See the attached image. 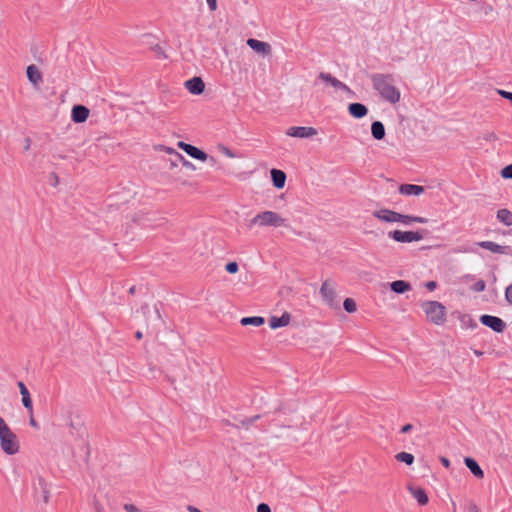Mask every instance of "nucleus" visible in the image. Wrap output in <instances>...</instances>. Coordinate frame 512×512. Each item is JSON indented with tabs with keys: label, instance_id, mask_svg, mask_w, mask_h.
<instances>
[{
	"label": "nucleus",
	"instance_id": "obj_16",
	"mask_svg": "<svg viewBox=\"0 0 512 512\" xmlns=\"http://www.w3.org/2000/svg\"><path fill=\"white\" fill-rule=\"evenodd\" d=\"M89 116V109L83 105H75L72 109L71 118L75 123L86 121Z\"/></svg>",
	"mask_w": 512,
	"mask_h": 512
},
{
	"label": "nucleus",
	"instance_id": "obj_53",
	"mask_svg": "<svg viewBox=\"0 0 512 512\" xmlns=\"http://www.w3.org/2000/svg\"><path fill=\"white\" fill-rule=\"evenodd\" d=\"M155 313L157 314V317L160 318L159 310L156 306H155Z\"/></svg>",
	"mask_w": 512,
	"mask_h": 512
},
{
	"label": "nucleus",
	"instance_id": "obj_22",
	"mask_svg": "<svg viewBox=\"0 0 512 512\" xmlns=\"http://www.w3.org/2000/svg\"><path fill=\"white\" fill-rule=\"evenodd\" d=\"M271 178L274 187H276L277 189H281L284 187L286 181V174L283 171L278 169H272Z\"/></svg>",
	"mask_w": 512,
	"mask_h": 512
},
{
	"label": "nucleus",
	"instance_id": "obj_38",
	"mask_svg": "<svg viewBox=\"0 0 512 512\" xmlns=\"http://www.w3.org/2000/svg\"><path fill=\"white\" fill-rule=\"evenodd\" d=\"M483 139H484V140H486V141L491 142V141H495V140L497 139V136H496V134H495L494 132H492V131H491V132H486V133H484V135H483Z\"/></svg>",
	"mask_w": 512,
	"mask_h": 512
},
{
	"label": "nucleus",
	"instance_id": "obj_8",
	"mask_svg": "<svg viewBox=\"0 0 512 512\" xmlns=\"http://www.w3.org/2000/svg\"><path fill=\"white\" fill-rule=\"evenodd\" d=\"M480 322L484 326L489 327L490 329H492L494 332H497V333L503 332L504 329L506 328L505 322L497 316H492V315H487V314L481 315Z\"/></svg>",
	"mask_w": 512,
	"mask_h": 512
},
{
	"label": "nucleus",
	"instance_id": "obj_41",
	"mask_svg": "<svg viewBox=\"0 0 512 512\" xmlns=\"http://www.w3.org/2000/svg\"><path fill=\"white\" fill-rule=\"evenodd\" d=\"M206 2L211 11H215L217 9V0H206Z\"/></svg>",
	"mask_w": 512,
	"mask_h": 512
},
{
	"label": "nucleus",
	"instance_id": "obj_55",
	"mask_svg": "<svg viewBox=\"0 0 512 512\" xmlns=\"http://www.w3.org/2000/svg\"><path fill=\"white\" fill-rule=\"evenodd\" d=\"M69 426H70L72 429H76V425H75L73 422H71V423L69 424Z\"/></svg>",
	"mask_w": 512,
	"mask_h": 512
},
{
	"label": "nucleus",
	"instance_id": "obj_56",
	"mask_svg": "<svg viewBox=\"0 0 512 512\" xmlns=\"http://www.w3.org/2000/svg\"><path fill=\"white\" fill-rule=\"evenodd\" d=\"M134 291H135V287H134V286H133V287H131V288L129 289V292H130L131 294H133V293H134Z\"/></svg>",
	"mask_w": 512,
	"mask_h": 512
},
{
	"label": "nucleus",
	"instance_id": "obj_5",
	"mask_svg": "<svg viewBox=\"0 0 512 512\" xmlns=\"http://www.w3.org/2000/svg\"><path fill=\"white\" fill-rule=\"evenodd\" d=\"M293 411L291 409H286L283 407H280L276 410L277 417L273 419L276 426L288 428V429H300L304 430V424L305 421L303 417L300 416H292L289 419L284 418L283 416L289 415Z\"/></svg>",
	"mask_w": 512,
	"mask_h": 512
},
{
	"label": "nucleus",
	"instance_id": "obj_48",
	"mask_svg": "<svg viewBox=\"0 0 512 512\" xmlns=\"http://www.w3.org/2000/svg\"><path fill=\"white\" fill-rule=\"evenodd\" d=\"M170 162H171V166H177L178 162H180V161L177 160V158L174 156V158L171 159Z\"/></svg>",
	"mask_w": 512,
	"mask_h": 512
},
{
	"label": "nucleus",
	"instance_id": "obj_44",
	"mask_svg": "<svg viewBox=\"0 0 512 512\" xmlns=\"http://www.w3.org/2000/svg\"><path fill=\"white\" fill-rule=\"evenodd\" d=\"M413 426L411 424H406L401 428V433H408L412 430Z\"/></svg>",
	"mask_w": 512,
	"mask_h": 512
},
{
	"label": "nucleus",
	"instance_id": "obj_29",
	"mask_svg": "<svg viewBox=\"0 0 512 512\" xmlns=\"http://www.w3.org/2000/svg\"><path fill=\"white\" fill-rule=\"evenodd\" d=\"M497 219L506 226H512V212L507 209L498 210Z\"/></svg>",
	"mask_w": 512,
	"mask_h": 512
},
{
	"label": "nucleus",
	"instance_id": "obj_23",
	"mask_svg": "<svg viewBox=\"0 0 512 512\" xmlns=\"http://www.w3.org/2000/svg\"><path fill=\"white\" fill-rule=\"evenodd\" d=\"M409 491L420 505H426L428 503V496L423 488L409 487Z\"/></svg>",
	"mask_w": 512,
	"mask_h": 512
},
{
	"label": "nucleus",
	"instance_id": "obj_25",
	"mask_svg": "<svg viewBox=\"0 0 512 512\" xmlns=\"http://www.w3.org/2000/svg\"><path fill=\"white\" fill-rule=\"evenodd\" d=\"M390 289L396 294H402L411 290V285L404 280H396L390 283Z\"/></svg>",
	"mask_w": 512,
	"mask_h": 512
},
{
	"label": "nucleus",
	"instance_id": "obj_54",
	"mask_svg": "<svg viewBox=\"0 0 512 512\" xmlns=\"http://www.w3.org/2000/svg\"><path fill=\"white\" fill-rule=\"evenodd\" d=\"M29 146H30V140L27 139V144H25L26 149H29Z\"/></svg>",
	"mask_w": 512,
	"mask_h": 512
},
{
	"label": "nucleus",
	"instance_id": "obj_11",
	"mask_svg": "<svg viewBox=\"0 0 512 512\" xmlns=\"http://www.w3.org/2000/svg\"><path fill=\"white\" fill-rule=\"evenodd\" d=\"M177 145L180 149H182L184 152H186L190 157H192L196 160L206 161L208 159V155L204 151L200 150L199 148H197L191 144L185 143L183 141H179Z\"/></svg>",
	"mask_w": 512,
	"mask_h": 512
},
{
	"label": "nucleus",
	"instance_id": "obj_4",
	"mask_svg": "<svg viewBox=\"0 0 512 512\" xmlns=\"http://www.w3.org/2000/svg\"><path fill=\"white\" fill-rule=\"evenodd\" d=\"M260 226V227H281L285 226V219L282 218L278 213L274 211H263L261 213L256 214L249 223V227L252 226Z\"/></svg>",
	"mask_w": 512,
	"mask_h": 512
},
{
	"label": "nucleus",
	"instance_id": "obj_57",
	"mask_svg": "<svg viewBox=\"0 0 512 512\" xmlns=\"http://www.w3.org/2000/svg\"><path fill=\"white\" fill-rule=\"evenodd\" d=\"M460 252H471L472 250H468V249H463V250H459Z\"/></svg>",
	"mask_w": 512,
	"mask_h": 512
},
{
	"label": "nucleus",
	"instance_id": "obj_37",
	"mask_svg": "<svg viewBox=\"0 0 512 512\" xmlns=\"http://www.w3.org/2000/svg\"><path fill=\"white\" fill-rule=\"evenodd\" d=\"M505 300L509 305H512V284L508 285L505 289Z\"/></svg>",
	"mask_w": 512,
	"mask_h": 512
},
{
	"label": "nucleus",
	"instance_id": "obj_19",
	"mask_svg": "<svg viewBox=\"0 0 512 512\" xmlns=\"http://www.w3.org/2000/svg\"><path fill=\"white\" fill-rule=\"evenodd\" d=\"M348 111L350 115L356 119L363 118L368 113L367 107L364 104L358 102L349 104Z\"/></svg>",
	"mask_w": 512,
	"mask_h": 512
},
{
	"label": "nucleus",
	"instance_id": "obj_50",
	"mask_svg": "<svg viewBox=\"0 0 512 512\" xmlns=\"http://www.w3.org/2000/svg\"><path fill=\"white\" fill-rule=\"evenodd\" d=\"M135 337H136L138 340L142 339V337H143L142 332H141V331H137V332L135 333Z\"/></svg>",
	"mask_w": 512,
	"mask_h": 512
},
{
	"label": "nucleus",
	"instance_id": "obj_21",
	"mask_svg": "<svg viewBox=\"0 0 512 512\" xmlns=\"http://www.w3.org/2000/svg\"><path fill=\"white\" fill-rule=\"evenodd\" d=\"M464 463L475 477H477V478L484 477V472L475 459L466 457L464 459Z\"/></svg>",
	"mask_w": 512,
	"mask_h": 512
},
{
	"label": "nucleus",
	"instance_id": "obj_52",
	"mask_svg": "<svg viewBox=\"0 0 512 512\" xmlns=\"http://www.w3.org/2000/svg\"><path fill=\"white\" fill-rule=\"evenodd\" d=\"M474 354L476 356H481L483 353L481 351H478V350H474Z\"/></svg>",
	"mask_w": 512,
	"mask_h": 512
},
{
	"label": "nucleus",
	"instance_id": "obj_6",
	"mask_svg": "<svg viewBox=\"0 0 512 512\" xmlns=\"http://www.w3.org/2000/svg\"><path fill=\"white\" fill-rule=\"evenodd\" d=\"M388 237L400 243L418 242L424 238V231L394 230L388 233Z\"/></svg>",
	"mask_w": 512,
	"mask_h": 512
},
{
	"label": "nucleus",
	"instance_id": "obj_18",
	"mask_svg": "<svg viewBox=\"0 0 512 512\" xmlns=\"http://www.w3.org/2000/svg\"><path fill=\"white\" fill-rule=\"evenodd\" d=\"M424 192V187L415 184H402L399 186V193L406 196H418Z\"/></svg>",
	"mask_w": 512,
	"mask_h": 512
},
{
	"label": "nucleus",
	"instance_id": "obj_49",
	"mask_svg": "<svg viewBox=\"0 0 512 512\" xmlns=\"http://www.w3.org/2000/svg\"><path fill=\"white\" fill-rule=\"evenodd\" d=\"M257 419H259V415H256V416H254V417L249 418V419H248V423H249V424H251V423H253V422H254L255 420H257Z\"/></svg>",
	"mask_w": 512,
	"mask_h": 512
},
{
	"label": "nucleus",
	"instance_id": "obj_34",
	"mask_svg": "<svg viewBox=\"0 0 512 512\" xmlns=\"http://www.w3.org/2000/svg\"><path fill=\"white\" fill-rule=\"evenodd\" d=\"M501 176L505 179H512V164L505 166L501 170Z\"/></svg>",
	"mask_w": 512,
	"mask_h": 512
},
{
	"label": "nucleus",
	"instance_id": "obj_2",
	"mask_svg": "<svg viewBox=\"0 0 512 512\" xmlns=\"http://www.w3.org/2000/svg\"><path fill=\"white\" fill-rule=\"evenodd\" d=\"M0 447L7 455H15L19 452L20 444L16 434L10 429L5 420L0 416Z\"/></svg>",
	"mask_w": 512,
	"mask_h": 512
},
{
	"label": "nucleus",
	"instance_id": "obj_10",
	"mask_svg": "<svg viewBox=\"0 0 512 512\" xmlns=\"http://www.w3.org/2000/svg\"><path fill=\"white\" fill-rule=\"evenodd\" d=\"M372 215L378 220L386 223L400 222L401 219V213L389 209L376 210L372 213Z\"/></svg>",
	"mask_w": 512,
	"mask_h": 512
},
{
	"label": "nucleus",
	"instance_id": "obj_30",
	"mask_svg": "<svg viewBox=\"0 0 512 512\" xmlns=\"http://www.w3.org/2000/svg\"><path fill=\"white\" fill-rule=\"evenodd\" d=\"M264 322H265V319L261 316L243 317L240 320V323L243 326L253 325V326L258 327V326L263 325Z\"/></svg>",
	"mask_w": 512,
	"mask_h": 512
},
{
	"label": "nucleus",
	"instance_id": "obj_45",
	"mask_svg": "<svg viewBox=\"0 0 512 512\" xmlns=\"http://www.w3.org/2000/svg\"><path fill=\"white\" fill-rule=\"evenodd\" d=\"M440 460L444 467L448 468L450 466V461L446 457H441Z\"/></svg>",
	"mask_w": 512,
	"mask_h": 512
},
{
	"label": "nucleus",
	"instance_id": "obj_14",
	"mask_svg": "<svg viewBox=\"0 0 512 512\" xmlns=\"http://www.w3.org/2000/svg\"><path fill=\"white\" fill-rule=\"evenodd\" d=\"M186 89L193 95H199L204 91L205 84L200 77H193L185 82Z\"/></svg>",
	"mask_w": 512,
	"mask_h": 512
},
{
	"label": "nucleus",
	"instance_id": "obj_39",
	"mask_svg": "<svg viewBox=\"0 0 512 512\" xmlns=\"http://www.w3.org/2000/svg\"><path fill=\"white\" fill-rule=\"evenodd\" d=\"M124 510L126 512H141L140 509L138 507H136L134 504H125L124 505Z\"/></svg>",
	"mask_w": 512,
	"mask_h": 512
},
{
	"label": "nucleus",
	"instance_id": "obj_32",
	"mask_svg": "<svg viewBox=\"0 0 512 512\" xmlns=\"http://www.w3.org/2000/svg\"><path fill=\"white\" fill-rule=\"evenodd\" d=\"M343 307L346 312L348 313H354L357 310L356 303L351 298H346L343 302Z\"/></svg>",
	"mask_w": 512,
	"mask_h": 512
},
{
	"label": "nucleus",
	"instance_id": "obj_9",
	"mask_svg": "<svg viewBox=\"0 0 512 512\" xmlns=\"http://www.w3.org/2000/svg\"><path fill=\"white\" fill-rule=\"evenodd\" d=\"M286 134L290 137L310 138L317 134V130L313 127L292 126L287 129Z\"/></svg>",
	"mask_w": 512,
	"mask_h": 512
},
{
	"label": "nucleus",
	"instance_id": "obj_35",
	"mask_svg": "<svg viewBox=\"0 0 512 512\" xmlns=\"http://www.w3.org/2000/svg\"><path fill=\"white\" fill-rule=\"evenodd\" d=\"M219 151L224 154L226 157L228 158H234L235 157V154L234 152H232V150H230L228 147L224 146V145H220L218 147Z\"/></svg>",
	"mask_w": 512,
	"mask_h": 512
},
{
	"label": "nucleus",
	"instance_id": "obj_40",
	"mask_svg": "<svg viewBox=\"0 0 512 512\" xmlns=\"http://www.w3.org/2000/svg\"><path fill=\"white\" fill-rule=\"evenodd\" d=\"M257 512H271V509L268 504L266 503H260L257 506Z\"/></svg>",
	"mask_w": 512,
	"mask_h": 512
},
{
	"label": "nucleus",
	"instance_id": "obj_47",
	"mask_svg": "<svg viewBox=\"0 0 512 512\" xmlns=\"http://www.w3.org/2000/svg\"><path fill=\"white\" fill-rule=\"evenodd\" d=\"M187 510H188L189 512H201L199 509H197L196 507L191 506V505H189V506L187 507Z\"/></svg>",
	"mask_w": 512,
	"mask_h": 512
},
{
	"label": "nucleus",
	"instance_id": "obj_36",
	"mask_svg": "<svg viewBox=\"0 0 512 512\" xmlns=\"http://www.w3.org/2000/svg\"><path fill=\"white\" fill-rule=\"evenodd\" d=\"M238 268L239 267L236 262H229L226 264V267H225L226 271L231 274L236 273L238 271Z\"/></svg>",
	"mask_w": 512,
	"mask_h": 512
},
{
	"label": "nucleus",
	"instance_id": "obj_51",
	"mask_svg": "<svg viewBox=\"0 0 512 512\" xmlns=\"http://www.w3.org/2000/svg\"><path fill=\"white\" fill-rule=\"evenodd\" d=\"M51 177H52L53 179H55V183H53V185H56V184H57V182H58V177H57V175H56V174H52V175H51Z\"/></svg>",
	"mask_w": 512,
	"mask_h": 512
},
{
	"label": "nucleus",
	"instance_id": "obj_33",
	"mask_svg": "<svg viewBox=\"0 0 512 512\" xmlns=\"http://www.w3.org/2000/svg\"><path fill=\"white\" fill-rule=\"evenodd\" d=\"M485 288H486V283H485V281H484V280H481V279H480V280H478V281H476V282L473 284V286H472V289H473V291H475V292H482V291H484V290H485Z\"/></svg>",
	"mask_w": 512,
	"mask_h": 512
},
{
	"label": "nucleus",
	"instance_id": "obj_12",
	"mask_svg": "<svg viewBox=\"0 0 512 512\" xmlns=\"http://www.w3.org/2000/svg\"><path fill=\"white\" fill-rule=\"evenodd\" d=\"M318 79L323 81L326 85L332 86L335 90H341V91H349L350 90L349 87L345 83H343L342 81L333 77L330 73L321 72L318 75Z\"/></svg>",
	"mask_w": 512,
	"mask_h": 512
},
{
	"label": "nucleus",
	"instance_id": "obj_43",
	"mask_svg": "<svg viewBox=\"0 0 512 512\" xmlns=\"http://www.w3.org/2000/svg\"><path fill=\"white\" fill-rule=\"evenodd\" d=\"M467 512H481L475 503H470L467 507Z\"/></svg>",
	"mask_w": 512,
	"mask_h": 512
},
{
	"label": "nucleus",
	"instance_id": "obj_3",
	"mask_svg": "<svg viewBox=\"0 0 512 512\" xmlns=\"http://www.w3.org/2000/svg\"><path fill=\"white\" fill-rule=\"evenodd\" d=\"M427 319L435 325H442L446 320V308L438 301H424L421 303Z\"/></svg>",
	"mask_w": 512,
	"mask_h": 512
},
{
	"label": "nucleus",
	"instance_id": "obj_26",
	"mask_svg": "<svg viewBox=\"0 0 512 512\" xmlns=\"http://www.w3.org/2000/svg\"><path fill=\"white\" fill-rule=\"evenodd\" d=\"M371 134L374 139L382 140L385 137V127L381 121H374L371 125Z\"/></svg>",
	"mask_w": 512,
	"mask_h": 512
},
{
	"label": "nucleus",
	"instance_id": "obj_31",
	"mask_svg": "<svg viewBox=\"0 0 512 512\" xmlns=\"http://www.w3.org/2000/svg\"><path fill=\"white\" fill-rule=\"evenodd\" d=\"M399 462H404L407 465H411L414 462V456L411 453L400 452L395 456Z\"/></svg>",
	"mask_w": 512,
	"mask_h": 512
},
{
	"label": "nucleus",
	"instance_id": "obj_27",
	"mask_svg": "<svg viewBox=\"0 0 512 512\" xmlns=\"http://www.w3.org/2000/svg\"><path fill=\"white\" fill-rule=\"evenodd\" d=\"M166 152L168 154H172L173 156H175L177 158V160L180 161V163L186 168V169H189V170H195L196 167L195 165L188 161L182 154L176 152L173 148H166Z\"/></svg>",
	"mask_w": 512,
	"mask_h": 512
},
{
	"label": "nucleus",
	"instance_id": "obj_1",
	"mask_svg": "<svg viewBox=\"0 0 512 512\" xmlns=\"http://www.w3.org/2000/svg\"><path fill=\"white\" fill-rule=\"evenodd\" d=\"M374 90L387 102L396 104L400 101V90L395 86V78L392 74L375 73L371 76Z\"/></svg>",
	"mask_w": 512,
	"mask_h": 512
},
{
	"label": "nucleus",
	"instance_id": "obj_28",
	"mask_svg": "<svg viewBox=\"0 0 512 512\" xmlns=\"http://www.w3.org/2000/svg\"><path fill=\"white\" fill-rule=\"evenodd\" d=\"M428 221L429 220L425 217L404 215V214H401V219H400V223H402L404 225H410L412 223L426 224V223H428Z\"/></svg>",
	"mask_w": 512,
	"mask_h": 512
},
{
	"label": "nucleus",
	"instance_id": "obj_15",
	"mask_svg": "<svg viewBox=\"0 0 512 512\" xmlns=\"http://www.w3.org/2000/svg\"><path fill=\"white\" fill-rule=\"evenodd\" d=\"M20 394L22 396V404L29 411L30 414H33V403L30 397V393L22 381L17 383Z\"/></svg>",
	"mask_w": 512,
	"mask_h": 512
},
{
	"label": "nucleus",
	"instance_id": "obj_42",
	"mask_svg": "<svg viewBox=\"0 0 512 512\" xmlns=\"http://www.w3.org/2000/svg\"><path fill=\"white\" fill-rule=\"evenodd\" d=\"M425 287L429 290V291H433L436 289L437 287V283L435 281H428L425 283Z\"/></svg>",
	"mask_w": 512,
	"mask_h": 512
},
{
	"label": "nucleus",
	"instance_id": "obj_17",
	"mask_svg": "<svg viewBox=\"0 0 512 512\" xmlns=\"http://www.w3.org/2000/svg\"><path fill=\"white\" fill-rule=\"evenodd\" d=\"M291 316L288 312H284L280 317L272 316L269 319V326L271 329L285 327L290 323Z\"/></svg>",
	"mask_w": 512,
	"mask_h": 512
},
{
	"label": "nucleus",
	"instance_id": "obj_7",
	"mask_svg": "<svg viewBox=\"0 0 512 512\" xmlns=\"http://www.w3.org/2000/svg\"><path fill=\"white\" fill-rule=\"evenodd\" d=\"M320 294L323 297L324 301L331 308H339V302L336 297L335 286L332 281L326 280L322 283L320 288Z\"/></svg>",
	"mask_w": 512,
	"mask_h": 512
},
{
	"label": "nucleus",
	"instance_id": "obj_24",
	"mask_svg": "<svg viewBox=\"0 0 512 512\" xmlns=\"http://www.w3.org/2000/svg\"><path fill=\"white\" fill-rule=\"evenodd\" d=\"M26 74L28 80L34 85H38L42 81V75L35 65L28 66Z\"/></svg>",
	"mask_w": 512,
	"mask_h": 512
},
{
	"label": "nucleus",
	"instance_id": "obj_13",
	"mask_svg": "<svg viewBox=\"0 0 512 512\" xmlns=\"http://www.w3.org/2000/svg\"><path fill=\"white\" fill-rule=\"evenodd\" d=\"M247 45L257 53L269 55L271 53V45L257 39L250 38L247 40Z\"/></svg>",
	"mask_w": 512,
	"mask_h": 512
},
{
	"label": "nucleus",
	"instance_id": "obj_46",
	"mask_svg": "<svg viewBox=\"0 0 512 512\" xmlns=\"http://www.w3.org/2000/svg\"><path fill=\"white\" fill-rule=\"evenodd\" d=\"M29 423H30V425H31V426H33V427H35V428H37V427H38V424H37V422L35 421V419L33 418V415H32V414H30V420H29Z\"/></svg>",
	"mask_w": 512,
	"mask_h": 512
},
{
	"label": "nucleus",
	"instance_id": "obj_20",
	"mask_svg": "<svg viewBox=\"0 0 512 512\" xmlns=\"http://www.w3.org/2000/svg\"><path fill=\"white\" fill-rule=\"evenodd\" d=\"M477 245L495 254H505L508 249L507 246H502L492 241H481Z\"/></svg>",
	"mask_w": 512,
	"mask_h": 512
},
{
	"label": "nucleus",
	"instance_id": "obj_58",
	"mask_svg": "<svg viewBox=\"0 0 512 512\" xmlns=\"http://www.w3.org/2000/svg\"><path fill=\"white\" fill-rule=\"evenodd\" d=\"M148 307L147 306H142V310L144 311L145 309H147Z\"/></svg>",
	"mask_w": 512,
	"mask_h": 512
}]
</instances>
